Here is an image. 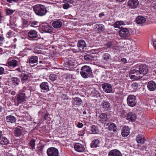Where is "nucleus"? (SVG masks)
Listing matches in <instances>:
<instances>
[{
    "mask_svg": "<svg viewBox=\"0 0 156 156\" xmlns=\"http://www.w3.org/2000/svg\"><path fill=\"white\" fill-rule=\"evenodd\" d=\"M16 92L14 91H12L11 92V94L13 95H14L15 94Z\"/></svg>",
    "mask_w": 156,
    "mask_h": 156,
    "instance_id": "56",
    "label": "nucleus"
},
{
    "mask_svg": "<svg viewBox=\"0 0 156 156\" xmlns=\"http://www.w3.org/2000/svg\"><path fill=\"white\" fill-rule=\"evenodd\" d=\"M18 63V62L15 59H13L11 61H8V62L9 66L10 67H15L17 66Z\"/></svg>",
    "mask_w": 156,
    "mask_h": 156,
    "instance_id": "30",
    "label": "nucleus"
},
{
    "mask_svg": "<svg viewBox=\"0 0 156 156\" xmlns=\"http://www.w3.org/2000/svg\"><path fill=\"white\" fill-rule=\"evenodd\" d=\"M12 32L11 30H9L7 34V37H11L12 36Z\"/></svg>",
    "mask_w": 156,
    "mask_h": 156,
    "instance_id": "46",
    "label": "nucleus"
},
{
    "mask_svg": "<svg viewBox=\"0 0 156 156\" xmlns=\"http://www.w3.org/2000/svg\"><path fill=\"white\" fill-rule=\"evenodd\" d=\"M102 87L104 91L105 92L110 93L112 92V87L110 84L104 83L102 85Z\"/></svg>",
    "mask_w": 156,
    "mask_h": 156,
    "instance_id": "10",
    "label": "nucleus"
},
{
    "mask_svg": "<svg viewBox=\"0 0 156 156\" xmlns=\"http://www.w3.org/2000/svg\"><path fill=\"white\" fill-rule=\"evenodd\" d=\"M127 102L129 106L133 107L136 105L137 103L136 98L133 95H129L127 98Z\"/></svg>",
    "mask_w": 156,
    "mask_h": 156,
    "instance_id": "4",
    "label": "nucleus"
},
{
    "mask_svg": "<svg viewBox=\"0 0 156 156\" xmlns=\"http://www.w3.org/2000/svg\"><path fill=\"white\" fill-rule=\"evenodd\" d=\"M82 103L81 99L78 97H75L73 98L72 103L74 105L80 106Z\"/></svg>",
    "mask_w": 156,
    "mask_h": 156,
    "instance_id": "17",
    "label": "nucleus"
},
{
    "mask_svg": "<svg viewBox=\"0 0 156 156\" xmlns=\"http://www.w3.org/2000/svg\"><path fill=\"white\" fill-rule=\"evenodd\" d=\"M13 1H7L9 3H11Z\"/></svg>",
    "mask_w": 156,
    "mask_h": 156,
    "instance_id": "61",
    "label": "nucleus"
},
{
    "mask_svg": "<svg viewBox=\"0 0 156 156\" xmlns=\"http://www.w3.org/2000/svg\"><path fill=\"white\" fill-rule=\"evenodd\" d=\"M108 119V118L106 114L104 113H101L98 118V120L101 122L103 123L106 122Z\"/></svg>",
    "mask_w": 156,
    "mask_h": 156,
    "instance_id": "24",
    "label": "nucleus"
},
{
    "mask_svg": "<svg viewBox=\"0 0 156 156\" xmlns=\"http://www.w3.org/2000/svg\"><path fill=\"white\" fill-rule=\"evenodd\" d=\"M123 25H124V23L123 21H117L114 24V27L115 28H120V26Z\"/></svg>",
    "mask_w": 156,
    "mask_h": 156,
    "instance_id": "38",
    "label": "nucleus"
},
{
    "mask_svg": "<svg viewBox=\"0 0 156 156\" xmlns=\"http://www.w3.org/2000/svg\"><path fill=\"white\" fill-rule=\"evenodd\" d=\"M68 63L69 64L70 67L72 66L73 65L72 62L71 61H69L68 62Z\"/></svg>",
    "mask_w": 156,
    "mask_h": 156,
    "instance_id": "51",
    "label": "nucleus"
},
{
    "mask_svg": "<svg viewBox=\"0 0 156 156\" xmlns=\"http://www.w3.org/2000/svg\"><path fill=\"white\" fill-rule=\"evenodd\" d=\"M16 70L19 71V72H20V68L19 67V68H17L16 69Z\"/></svg>",
    "mask_w": 156,
    "mask_h": 156,
    "instance_id": "57",
    "label": "nucleus"
},
{
    "mask_svg": "<svg viewBox=\"0 0 156 156\" xmlns=\"http://www.w3.org/2000/svg\"><path fill=\"white\" fill-rule=\"evenodd\" d=\"M141 150L143 151H147V147L146 146H143L141 147Z\"/></svg>",
    "mask_w": 156,
    "mask_h": 156,
    "instance_id": "48",
    "label": "nucleus"
},
{
    "mask_svg": "<svg viewBox=\"0 0 156 156\" xmlns=\"http://www.w3.org/2000/svg\"><path fill=\"white\" fill-rule=\"evenodd\" d=\"M136 140L138 143L141 144H144L145 141L144 136L141 134H138L137 136L136 137Z\"/></svg>",
    "mask_w": 156,
    "mask_h": 156,
    "instance_id": "27",
    "label": "nucleus"
},
{
    "mask_svg": "<svg viewBox=\"0 0 156 156\" xmlns=\"http://www.w3.org/2000/svg\"><path fill=\"white\" fill-rule=\"evenodd\" d=\"M84 59L87 61H88L91 60V56L88 54L85 55L84 56Z\"/></svg>",
    "mask_w": 156,
    "mask_h": 156,
    "instance_id": "43",
    "label": "nucleus"
},
{
    "mask_svg": "<svg viewBox=\"0 0 156 156\" xmlns=\"http://www.w3.org/2000/svg\"><path fill=\"white\" fill-rule=\"evenodd\" d=\"M14 42H15L17 41V39L16 38H14L13 40Z\"/></svg>",
    "mask_w": 156,
    "mask_h": 156,
    "instance_id": "60",
    "label": "nucleus"
},
{
    "mask_svg": "<svg viewBox=\"0 0 156 156\" xmlns=\"http://www.w3.org/2000/svg\"><path fill=\"white\" fill-rule=\"evenodd\" d=\"M57 78L56 75L54 74H51L49 76V79L51 81H54L56 80Z\"/></svg>",
    "mask_w": 156,
    "mask_h": 156,
    "instance_id": "41",
    "label": "nucleus"
},
{
    "mask_svg": "<svg viewBox=\"0 0 156 156\" xmlns=\"http://www.w3.org/2000/svg\"><path fill=\"white\" fill-rule=\"evenodd\" d=\"M33 9L36 14L40 16H44L47 12V10L45 7L41 5H35Z\"/></svg>",
    "mask_w": 156,
    "mask_h": 156,
    "instance_id": "2",
    "label": "nucleus"
},
{
    "mask_svg": "<svg viewBox=\"0 0 156 156\" xmlns=\"http://www.w3.org/2000/svg\"><path fill=\"white\" fill-rule=\"evenodd\" d=\"M6 120L7 122L13 123L16 122V118L12 115H9L6 117Z\"/></svg>",
    "mask_w": 156,
    "mask_h": 156,
    "instance_id": "31",
    "label": "nucleus"
},
{
    "mask_svg": "<svg viewBox=\"0 0 156 156\" xmlns=\"http://www.w3.org/2000/svg\"><path fill=\"white\" fill-rule=\"evenodd\" d=\"M23 25L25 26L28 25V22L27 20H23Z\"/></svg>",
    "mask_w": 156,
    "mask_h": 156,
    "instance_id": "47",
    "label": "nucleus"
},
{
    "mask_svg": "<svg viewBox=\"0 0 156 156\" xmlns=\"http://www.w3.org/2000/svg\"><path fill=\"white\" fill-rule=\"evenodd\" d=\"M101 107L105 110H109L110 109L111 105L107 101H104L102 103Z\"/></svg>",
    "mask_w": 156,
    "mask_h": 156,
    "instance_id": "22",
    "label": "nucleus"
},
{
    "mask_svg": "<svg viewBox=\"0 0 156 156\" xmlns=\"http://www.w3.org/2000/svg\"><path fill=\"white\" fill-rule=\"evenodd\" d=\"M94 29H97L99 33L104 31L105 30V26L101 24H98L94 26Z\"/></svg>",
    "mask_w": 156,
    "mask_h": 156,
    "instance_id": "23",
    "label": "nucleus"
},
{
    "mask_svg": "<svg viewBox=\"0 0 156 156\" xmlns=\"http://www.w3.org/2000/svg\"><path fill=\"white\" fill-rule=\"evenodd\" d=\"M139 71L141 76H144L148 73V68L145 65H141L139 66Z\"/></svg>",
    "mask_w": 156,
    "mask_h": 156,
    "instance_id": "9",
    "label": "nucleus"
},
{
    "mask_svg": "<svg viewBox=\"0 0 156 156\" xmlns=\"http://www.w3.org/2000/svg\"><path fill=\"white\" fill-rule=\"evenodd\" d=\"M38 58L36 56H31L30 58H28V61L30 65L32 66H35L36 64L38 62Z\"/></svg>",
    "mask_w": 156,
    "mask_h": 156,
    "instance_id": "11",
    "label": "nucleus"
},
{
    "mask_svg": "<svg viewBox=\"0 0 156 156\" xmlns=\"http://www.w3.org/2000/svg\"><path fill=\"white\" fill-rule=\"evenodd\" d=\"M11 80L12 83L14 85H18L19 83L20 82V80L19 78L16 77H13L11 79Z\"/></svg>",
    "mask_w": 156,
    "mask_h": 156,
    "instance_id": "33",
    "label": "nucleus"
},
{
    "mask_svg": "<svg viewBox=\"0 0 156 156\" xmlns=\"http://www.w3.org/2000/svg\"><path fill=\"white\" fill-rule=\"evenodd\" d=\"M22 81H25L27 80L29 77V74L27 73H25V72H22L20 75Z\"/></svg>",
    "mask_w": 156,
    "mask_h": 156,
    "instance_id": "25",
    "label": "nucleus"
},
{
    "mask_svg": "<svg viewBox=\"0 0 156 156\" xmlns=\"http://www.w3.org/2000/svg\"><path fill=\"white\" fill-rule=\"evenodd\" d=\"M41 92H47L49 90V86L48 83L43 82L40 85Z\"/></svg>",
    "mask_w": 156,
    "mask_h": 156,
    "instance_id": "13",
    "label": "nucleus"
},
{
    "mask_svg": "<svg viewBox=\"0 0 156 156\" xmlns=\"http://www.w3.org/2000/svg\"><path fill=\"white\" fill-rule=\"evenodd\" d=\"M69 5L68 3H65L63 5V8L65 9H67L69 8Z\"/></svg>",
    "mask_w": 156,
    "mask_h": 156,
    "instance_id": "45",
    "label": "nucleus"
},
{
    "mask_svg": "<svg viewBox=\"0 0 156 156\" xmlns=\"http://www.w3.org/2000/svg\"><path fill=\"white\" fill-rule=\"evenodd\" d=\"M23 129L16 128L15 129L14 133L15 136L16 137L20 136L22 134Z\"/></svg>",
    "mask_w": 156,
    "mask_h": 156,
    "instance_id": "26",
    "label": "nucleus"
},
{
    "mask_svg": "<svg viewBox=\"0 0 156 156\" xmlns=\"http://www.w3.org/2000/svg\"><path fill=\"white\" fill-rule=\"evenodd\" d=\"M147 88L150 91H154L156 89V83L153 81H150L148 83Z\"/></svg>",
    "mask_w": 156,
    "mask_h": 156,
    "instance_id": "15",
    "label": "nucleus"
},
{
    "mask_svg": "<svg viewBox=\"0 0 156 156\" xmlns=\"http://www.w3.org/2000/svg\"><path fill=\"white\" fill-rule=\"evenodd\" d=\"M48 156H58L59 152L57 149L51 147L48 148L47 151Z\"/></svg>",
    "mask_w": 156,
    "mask_h": 156,
    "instance_id": "6",
    "label": "nucleus"
},
{
    "mask_svg": "<svg viewBox=\"0 0 156 156\" xmlns=\"http://www.w3.org/2000/svg\"><path fill=\"white\" fill-rule=\"evenodd\" d=\"M146 21V18L142 16H139L136 19V23L138 24H142Z\"/></svg>",
    "mask_w": 156,
    "mask_h": 156,
    "instance_id": "29",
    "label": "nucleus"
},
{
    "mask_svg": "<svg viewBox=\"0 0 156 156\" xmlns=\"http://www.w3.org/2000/svg\"><path fill=\"white\" fill-rule=\"evenodd\" d=\"M28 35L30 38H35L38 36L37 32L34 30H31L28 32Z\"/></svg>",
    "mask_w": 156,
    "mask_h": 156,
    "instance_id": "21",
    "label": "nucleus"
},
{
    "mask_svg": "<svg viewBox=\"0 0 156 156\" xmlns=\"http://www.w3.org/2000/svg\"><path fill=\"white\" fill-rule=\"evenodd\" d=\"M129 133V129L128 126L123 127L122 130V136L126 137L127 136Z\"/></svg>",
    "mask_w": 156,
    "mask_h": 156,
    "instance_id": "19",
    "label": "nucleus"
},
{
    "mask_svg": "<svg viewBox=\"0 0 156 156\" xmlns=\"http://www.w3.org/2000/svg\"><path fill=\"white\" fill-rule=\"evenodd\" d=\"M109 129L111 131L114 132L116 131V127L115 124L114 123H111L109 126Z\"/></svg>",
    "mask_w": 156,
    "mask_h": 156,
    "instance_id": "40",
    "label": "nucleus"
},
{
    "mask_svg": "<svg viewBox=\"0 0 156 156\" xmlns=\"http://www.w3.org/2000/svg\"><path fill=\"white\" fill-rule=\"evenodd\" d=\"M136 117V115L135 113L133 112H130L127 115L126 119L129 121H134Z\"/></svg>",
    "mask_w": 156,
    "mask_h": 156,
    "instance_id": "18",
    "label": "nucleus"
},
{
    "mask_svg": "<svg viewBox=\"0 0 156 156\" xmlns=\"http://www.w3.org/2000/svg\"><path fill=\"white\" fill-rule=\"evenodd\" d=\"M138 5V1H128L127 2V6L132 9H135Z\"/></svg>",
    "mask_w": 156,
    "mask_h": 156,
    "instance_id": "14",
    "label": "nucleus"
},
{
    "mask_svg": "<svg viewBox=\"0 0 156 156\" xmlns=\"http://www.w3.org/2000/svg\"><path fill=\"white\" fill-rule=\"evenodd\" d=\"M74 148L76 151L80 152H83L85 150L84 146L79 143H76L74 146Z\"/></svg>",
    "mask_w": 156,
    "mask_h": 156,
    "instance_id": "12",
    "label": "nucleus"
},
{
    "mask_svg": "<svg viewBox=\"0 0 156 156\" xmlns=\"http://www.w3.org/2000/svg\"><path fill=\"white\" fill-rule=\"evenodd\" d=\"M95 23H89V24H90V25H93L94 24H95Z\"/></svg>",
    "mask_w": 156,
    "mask_h": 156,
    "instance_id": "59",
    "label": "nucleus"
},
{
    "mask_svg": "<svg viewBox=\"0 0 156 156\" xmlns=\"http://www.w3.org/2000/svg\"><path fill=\"white\" fill-rule=\"evenodd\" d=\"M108 156H122L121 152L118 150L114 149L108 153Z\"/></svg>",
    "mask_w": 156,
    "mask_h": 156,
    "instance_id": "16",
    "label": "nucleus"
},
{
    "mask_svg": "<svg viewBox=\"0 0 156 156\" xmlns=\"http://www.w3.org/2000/svg\"><path fill=\"white\" fill-rule=\"evenodd\" d=\"M63 96L64 97V100H68V97H67L65 94H64L63 95Z\"/></svg>",
    "mask_w": 156,
    "mask_h": 156,
    "instance_id": "55",
    "label": "nucleus"
},
{
    "mask_svg": "<svg viewBox=\"0 0 156 156\" xmlns=\"http://www.w3.org/2000/svg\"><path fill=\"white\" fill-rule=\"evenodd\" d=\"M91 131L93 134H97L99 132L98 127L94 126L92 125L91 128Z\"/></svg>",
    "mask_w": 156,
    "mask_h": 156,
    "instance_id": "36",
    "label": "nucleus"
},
{
    "mask_svg": "<svg viewBox=\"0 0 156 156\" xmlns=\"http://www.w3.org/2000/svg\"><path fill=\"white\" fill-rule=\"evenodd\" d=\"M52 27L47 24H43L42 27V30L48 33H50L52 32Z\"/></svg>",
    "mask_w": 156,
    "mask_h": 156,
    "instance_id": "20",
    "label": "nucleus"
},
{
    "mask_svg": "<svg viewBox=\"0 0 156 156\" xmlns=\"http://www.w3.org/2000/svg\"><path fill=\"white\" fill-rule=\"evenodd\" d=\"M4 70L3 68L1 67V75L4 73H5L4 72Z\"/></svg>",
    "mask_w": 156,
    "mask_h": 156,
    "instance_id": "50",
    "label": "nucleus"
},
{
    "mask_svg": "<svg viewBox=\"0 0 156 156\" xmlns=\"http://www.w3.org/2000/svg\"><path fill=\"white\" fill-rule=\"evenodd\" d=\"M104 45L107 48H112L116 50H118L119 49V47L117 46L115 44L114 42L112 41H107L104 44Z\"/></svg>",
    "mask_w": 156,
    "mask_h": 156,
    "instance_id": "8",
    "label": "nucleus"
},
{
    "mask_svg": "<svg viewBox=\"0 0 156 156\" xmlns=\"http://www.w3.org/2000/svg\"><path fill=\"white\" fill-rule=\"evenodd\" d=\"M92 73V69L90 66L85 65L81 68L80 74L83 78H87L90 77Z\"/></svg>",
    "mask_w": 156,
    "mask_h": 156,
    "instance_id": "1",
    "label": "nucleus"
},
{
    "mask_svg": "<svg viewBox=\"0 0 156 156\" xmlns=\"http://www.w3.org/2000/svg\"><path fill=\"white\" fill-rule=\"evenodd\" d=\"M2 131H1V134ZM9 143L8 140L5 137H2L1 134V144L6 145Z\"/></svg>",
    "mask_w": 156,
    "mask_h": 156,
    "instance_id": "34",
    "label": "nucleus"
},
{
    "mask_svg": "<svg viewBox=\"0 0 156 156\" xmlns=\"http://www.w3.org/2000/svg\"><path fill=\"white\" fill-rule=\"evenodd\" d=\"M99 143V140L98 139H94L92 141L91 147L92 148L96 147L98 146V144Z\"/></svg>",
    "mask_w": 156,
    "mask_h": 156,
    "instance_id": "35",
    "label": "nucleus"
},
{
    "mask_svg": "<svg viewBox=\"0 0 156 156\" xmlns=\"http://www.w3.org/2000/svg\"><path fill=\"white\" fill-rule=\"evenodd\" d=\"M13 12L14 11L12 10L7 9L6 14L8 15H10L13 13Z\"/></svg>",
    "mask_w": 156,
    "mask_h": 156,
    "instance_id": "44",
    "label": "nucleus"
},
{
    "mask_svg": "<svg viewBox=\"0 0 156 156\" xmlns=\"http://www.w3.org/2000/svg\"><path fill=\"white\" fill-rule=\"evenodd\" d=\"M119 34L121 37L126 38L129 35V31L126 28H122L119 31Z\"/></svg>",
    "mask_w": 156,
    "mask_h": 156,
    "instance_id": "7",
    "label": "nucleus"
},
{
    "mask_svg": "<svg viewBox=\"0 0 156 156\" xmlns=\"http://www.w3.org/2000/svg\"><path fill=\"white\" fill-rule=\"evenodd\" d=\"M132 88L133 89L136 90L139 87L138 84V83L136 82L133 83L132 85Z\"/></svg>",
    "mask_w": 156,
    "mask_h": 156,
    "instance_id": "42",
    "label": "nucleus"
},
{
    "mask_svg": "<svg viewBox=\"0 0 156 156\" xmlns=\"http://www.w3.org/2000/svg\"><path fill=\"white\" fill-rule=\"evenodd\" d=\"M129 76L130 78L133 80H137L143 77V76L140 74V72L136 69H133L131 71Z\"/></svg>",
    "mask_w": 156,
    "mask_h": 156,
    "instance_id": "3",
    "label": "nucleus"
},
{
    "mask_svg": "<svg viewBox=\"0 0 156 156\" xmlns=\"http://www.w3.org/2000/svg\"><path fill=\"white\" fill-rule=\"evenodd\" d=\"M153 45L155 49H156V41H153Z\"/></svg>",
    "mask_w": 156,
    "mask_h": 156,
    "instance_id": "53",
    "label": "nucleus"
},
{
    "mask_svg": "<svg viewBox=\"0 0 156 156\" xmlns=\"http://www.w3.org/2000/svg\"><path fill=\"white\" fill-rule=\"evenodd\" d=\"M72 2H73V1L70 0V1H69L68 2L69 3H72Z\"/></svg>",
    "mask_w": 156,
    "mask_h": 156,
    "instance_id": "63",
    "label": "nucleus"
},
{
    "mask_svg": "<svg viewBox=\"0 0 156 156\" xmlns=\"http://www.w3.org/2000/svg\"><path fill=\"white\" fill-rule=\"evenodd\" d=\"M26 98L25 93L21 92L18 94L16 98V101L17 102V105H18L19 104L22 103L26 101Z\"/></svg>",
    "mask_w": 156,
    "mask_h": 156,
    "instance_id": "5",
    "label": "nucleus"
},
{
    "mask_svg": "<svg viewBox=\"0 0 156 156\" xmlns=\"http://www.w3.org/2000/svg\"><path fill=\"white\" fill-rule=\"evenodd\" d=\"M39 63L40 64L43 63V62L42 61H39Z\"/></svg>",
    "mask_w": 156,
    "mask_h": 156,
    "instance_id": "62",
    "label": "nucleus"
},
{
    "mask_svg": "<svg viewBox=\"0 0 156 156\" xmlns=\"http://www.w3.org/2000/svg\"><path fill=\"white\" fill-rule=\"evenodd\" d=\"M78 46L82 49L86 47V45L85 41L83 40H80L77 43Z\"/></svg>",
    "mask_w": 156,
    "mask_h": 156,
    "instance_id": "32",
    "label": "nucleus"
},
{
    "mask_svg": "<svg viewBox=\"0 0 156 156\" xmlns=\"http://www.w3.org/2000/svg\"><path fill=\"white\" fill-rule=\"evenodd\" d=\"M83 126V124L82 123L79 122L78 123L77 126L78 127L80 128L82 127Z\"/></svg>",
    "mask_w": 156,
    "mask_h": 156,
    "instance_id": "49",
    "label": "nucleus"
},
{
    "mask_svg": "<svg viewBox=\"0 0 156 156\" xmlns=\"http://www.w3.org/2000/svg\"><path fill=\"white\" fill-rule=\"evenodd\" d=\"M35 140L34 139H32L29 142L28 144L29 146L31 147V148L32 150L35 148Z\"/></svg>",
    "mask_w": 156,
    "mask_h": 156,
    "instance_id": "37",
    "label": "nucleus"
},
{
    "mask_svg": "<svg viewBox=\"0 0 156 156\" xmlns=\"http://www.w3.org/2000/svg\"><path fill=\"white\" fill-rule=\"evenodd\" d=\"M86 112L85 111H84L83 112V114H86Z\"/></svg>",
    "mask_w": 156,
    "mask_h": 156,
    "instance_id": "64",
    "label": "nucleus"
},
{
    "mask_svg": "<svg viewBox=\"0 0 156 156\" xmlns=\"http://www.w3.org/2000/svg\"><path fill=\"white\" fill-rule=\"evenodd\" d=\"M52 25L55 28H58L62 26V23L60 20H56L53 22Z\"/></svg>",
    "mask_w": 156,
    "mask_h": 156,
    "instance_id": "28",
    "label": "nucleus"
},
{
    "mask_svg": "<svg viewBox=\"0 0 156 156\" xmlns=\"http://www.w3.org/2000/svg\"><path fill=\"white\" fill-rule=\"evenodd\" d=\"M121 61L124 63H126V60L125 58H122L121 59Z\"/></svg>",
    "mask_w": 156,
    "mask_h": 156,
    "instance_id": "52",
    "label": "nucleus"
},
{
    "mask_svg": "<svg viewBox=\"0 0 156 156\" xmlns=\"http://www.w3.org/2000/svg\"><path fill=\"white\" fill-rule=\"evenodd\" d=\"M104 16V14L103 13H101L99 14V17H102L103 16Z\"/></svg>",
    "mask_w": 156,
    "mask_h": 156,
    "instance_id": "54",
    "label": "nucleus"
},
{
    "mask_svg": "<svg viewBox=\"0 0 156 156\" xmlns=\"http://www.w3.org/2000/svg\"><path fill=\"white\" fill-rule=\"evenodd\" d=\"M4 39V38L3 37L1 36V41L3 40Z\"/></svg>",
    "mask_w": 156,
    "mask_h": 156,
    "instance_id": "58",
    "label": "nucleus"
},
{
    "mask_svg": "<svg viewBox=\"0 0 156 156\" xmlns=\"http://www.w3.org/2000/svg\"><path fill=\"white\" fill-rule=\"evenodd\" d=\"M102 57L103 59L106 61H108L111 58L110 55L108 53H105L103 55Z\"/></svg>",
    "mask_w": 156,
    "mask_h": 156,
    "instance_id": "39",
    "label": "nucleus"
}]
</instances>
